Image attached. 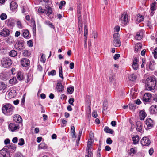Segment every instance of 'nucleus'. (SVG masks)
I'll return each mask as SVG.
<instances>
[{
	"label": "nucleus",
	"mask_w": 157,
	"mask_h": 157,
	"mask_svg": "<svg viewBox=\"0 0 157 157\" xmlns=\"http://www.w3.org/2000/svg\"><path fill=\"white\" fill-rule=\"evenodd\" d=\"M78 27H82V19H78Z\"/></svg>",
	"instance_id": "obj_57"
},
{
	"label": "nucleus",
	"mask_w": 157,
	"mask_h": 157,
	"mask_svg": "<svg viewBox=\"0 0 157 157\" xmlns=\"http://www.w3.org/2000/svg\"><path fill=\"white\" fill-rule=\"evenodd\" d=\"M17 4L15 2L12 1L10 3V8L11 10H15L17 8Z\"/></svg>",
	"instance_id": "obj_24"
},
{
	"label": "nucleus",
	"mask_w": 157,
	"mask_h": 157,
	"mask_svg": "<svg viewBox=\"0 0 157 157\" xmlns=\"http://www.w3.org/2000/svg\"><path fill=\"white\" fill-rule=\"evenodd\" d=\"M106 143L107 144H111L112 143V141L109 137L106 140Z\"/></svg>",
	"instance_id": "obj_60"
},
{
	"label": "nucleus",
	"mask_w": 157,
	"mask_h": 157,
	"mask_svg": "<svg viewBox=\"0 0 157 157\" xmlns=\"http://www.w3.org/2000/svg\"><path fill=\"white\" fill-rule=\"evenodd\" d=\"M74 90V87L72 86H69V94H71Z\"/></svg>",
	"instance_id": "obj_53"
},
{
	"label": "nucleus",
	"mask_w": 157,
	"mask_h": 157,
	"mask_svg": "<svg viewBox=\"0 0 157 157\" xmlns=\"http://www.w3.org/2000/svg\"><path fill=\"white\" fill-rule=\"evenodd\" d=\"M59 77L62 78L63 79V76L62 74V67H60L59 68Z\"/></svg>",
	"instance_id": "obj_49"
},
{
	"label": "nucleus",
	"mask_w": 157,
	"mask_h": 157,
	"mask_svg": "<svg viewBox=\"0 0 157 157\" xmlns=\"http://www.w3.org/2000/svg\"><path fill=\"white\" fill-rule=\"evenodd\" d=\"M155 2H154V3H153L151 4V12L152 13L155 10Z\"/></svg>",
	"instance_id": "obj_48"
},
{
	"label": "nucleus",
	"mask_w": 157,
	"mask_h": 157,
	"mask_svg": "<svg viewBox=\"0 0 157 157\" xmlns=\"http://www.w3.org/2000/svg\"><path fill=\"white\" fill-rule=\"evenodd\" d=\"M140 118L141 120H144L147 116L145 111L144 110L140 111L139 112Z\"/></svg>",
	"instance_id": "obj_21"
},
{
	"label": "nucleus",
	"mask_w": 157,
	"mask_h": 157,
	"mask_svg": "<svg viewBox=\"0 0 157 157\" xmlns=\"http://www.w3.org/2000/svg\"><path fill=\"white\" fill-rule=\"evenodd\" d=\"M56 89L57 91L58 92H61L62 91L63 89L62 85L61 83L59 82H58L57 84Z\"/></svg>",
	"instance_id": "obj_33"
},
{
	"label": "nucleus",
	"mask_w": 157,
	"mask_h": 157,
	"mask_svg": "<svg viewBox=\"0 0 157 157\" xmlns=\"http://www.w3.org/2000/svg\"><path fill=\"white\" fill-rule=\"evenodd\" d=\"M29 35V33L28 30H26L23 31L22 35L23 36L24 38L28 37Z\"/></svg>",
	"instance_id": "obj_32"
},
{
	"label": "nucleus",
	"mask_w": 157,
	"mask_h": 157,
	"mask_svg": "<svg viewBox=\"0 0 157 157\" xmlns=\"http://www.w3.org/2000/svg\"><path fill=\"white\" fill-rule=\"evenodd\" d=\"M88 143V145L87 146V147L88 155H86L85 157H92L93 155L92 151V147H90V144H91V142H89Z\"/></svg>",
	"instance_id": "obj_11"
},
{
	"label": "nucleus",
	"mask_w": 157,
	"mask_h": 157,
	"mask_svg": "<svg viewBox=\"0 0 157 157\" xmlns=\"http://www.w3.org/2000/svg\"><path fill=\"white\" fill-rule=\"evenodd\" d=\"M2 65L4 67H9L11 64V61L7 58H3L1 61Z\"/></svg>",
	"instance_id": "obj_5"
},
{
	"label": "nucleus",
	"mask_w": 157,
	"mask_h": 157,
	"mask_svg": "<svg viewBox=\"0 0 157 157\" xmlns=\"http://www.w3.org/2000/svg\"><path fill=\"white\" fill-rule=\"evenodd\" d=\"M47 147V146L44 143H41L38 146V148L40 149H46Z\"/></svg>",
	"instance_id": "obj_28"
},
{
	"label": "nucleus",
	"mask_w": 157,
	"mask_h": 157,
	"mask_svg": "<svg viewBox=\"0 0 157 157\" xmlns=\"http://www.w3.org/2000/svg\"><path fill=\"white\" fill-rule=\"evenodd\" d=\"M141 143L143 146H147L150 144V141L147 137H144L141 140Z\"/></svg>",
	"instance_id": "obj_9"
},
{
	"label": "nucleus",
	"mask_w": 157,
	"mask_h": 157,
	"mask_svg": "<svg viewBox=\"0 0 157 157\" xmlns=\"http://www.w3.org/2000/svg\"><path fill=\"white\" fill-rule=\"evenodd\" d=\"M154 55L155 58H157V48H155L154 50V52H152Z\"/></svg>",
	"instance_id": "obj_51"
},
{
	"label": "nucleus",
	"mask_w": 157,
	"mask_h": 157,
	"mask_svg": "<svg viewBox=\"0 0 157 157\" xmlns=\"http://www.w3.org/2000/svg\"><path fill=\"white\" fill-rule=\"evenodd\" d=\"M129 78L130 80L134 81L136 79V77L134 74H132L129 77Z\"/></svg>",
	"instance_id": "obj_40"
},
{
	"label": "nucleus",
	"mask_w": 157,
	"mask_h": 157,
	"mask_svg": "<svg viewBox=\"0 0 157 157\" xmlns=\"http://www.w3.org/2000/svg\"><path fill=\"white\" fill-rule=\"evenodd\" d=\"M10 153L8 150L3 148L0 150V157H9Z\"/></svg>",
	"instance_id": "obj_6"
},
{
	"label": "nucleus",
	"mask_w": 157,
	"mask_h": 157,
	"mask_svg": "<svg viewBox=\"0 0 157 157\" xmlns=\"http://www.w3.org/2000/svg\"><path fill=\"white\" fill-rule=\"evenodd\" d=\"M142 48V45L140 44H137L136 45L135 50L136 52H140Z\"/></svg>",
	"instance_id": "obj_31"
},
{
	"label": "nucleus",
	"mask_w": 157,
	"mask_h": 157,
	"mask_svg": "<svg viewBox=\"0 0 157 157\" xmlns=\"http://www.w3.org/2000/svg\"><path fill=\"white\" fill-rule=\"evenodd\" d=\"M92 34L94 39H95L97 37L98 33L96 32H93Z\"/></svg>",
	"instance_id": "obj_63"
},
{
	"label": "nucleus",
	"mask_w": 157,
	"mask_h": 157,
	"mask_svg": "<svg viewBox=\"0 0 157 157\" xmlns=\"http://www.w3.org/2000/svg\"><path fill=\"white\" fill-rule=\"evenodd\" d=\"M16 91L14 90H11L8 93V97L10 99L14 97L16 95Z\"/></svg>",
	"instance_id": "obj_20"
},
{
	"label": "nucleus",
	"mask_w": 157,
	"mask_h": 157,
	"mask_svg": "<svg viewBox=\"0 0 157 157\" xmlns=\"http://www.w3.org/2000/svg\"><path fill=\"white\" fill-rule=\"evenodd\" d=\"M151 96V94L145 93L144 95L143 98V101L146 102H149Z\"/></svg>",
	"instance_id": "obj_14"
},
{
	"label": "nucleus",
	"mask_w": 157,
	"mask_h": 157,
	"mask_svg": "<svg viewBox=\"0 0 157 157\" xmlns=\"http://www.w3.org/2000/svg\"><path fill=\"white\" fill-rule=\"evenodd\" d=\"M21 63L23 67H26L30 65V61L28 59L23 58L21 61Z\"/></svg>",
	"instance_id": "obj_10"
},
{
	"label": "nucleus",
	"mask_w": 157,
	"mask_h": 157,
	"mask_svg": "<svg viewBox=\"0 0 157 157\" xmlns=\"http://www.w3.org/2000/svg\"><path fill=\"white\" fill-rule=\"evenodd\" d=\"M136 128L137 130L139 132H141L142 131V124L141 123L140 121H137L136 124Z\"/></svg>",
	"instance_id": "obj_18"
},
{
	"label": "nucleus",
	"mask_w": 157,
	"mask_h": 157,
	"mask_svg": "<svg viewBox=\"0 0 157 157\" xmlns=\"http://www.w3.org/2000/svg\"><path fill=\"white\" fill-rule=\"evenodd\" d=\"M82 130L80 131L79 133V134L78 135V136L77 137V139L76 140V142L77 144V145L78 146L79 144V140H80V137L81 136V135H82Z\"/></svg>",
	"instance_id": "obj_36"
},
{
	"label": "nucleus",
	"mask_w": 157,
	"mask_h": 157,
	"mask_svg": "<svg viewBox=\"0 0 157 157\" xmlns=\"http://www.w3.org/2000/svg\"><path fill=\"white\" fill-rule=\"evenodd\" d=\"M23 54L25 56H27L29 55L30 53L28 50H25L24 51Z\"/></svg>",
	"instance_id": "obj_54"
},
{
	"label": "nucleus",
	"mask_w": 157,
	"mask_h": 157,
	"mask_svg": "<svg viewBox=\"0 0 157 157\" xmlns=\"http://www.w3.org/2000/svg\"><path fill=\"white\" fill-rule=\"evenodd\" d=\"M84 36H87L88 33V27L86 25H85L84 26Z\"/></svg>",
	"instance_id": "obj_39"
},
{
	"label": "nucleus",
	"mask_w": 157,
	"mask_h": 157,
	"mask_svg": "<svg viewBox=\"0 0 157 157\" xmlns=\"http://www.w3.org/2000/svg\"><path fill=\"white\" fill-rule=\"evenodd\" d=\"M10 33V31L7 29H4L1 30L0 35L4 37H6L8 36Z\"/></svg>",
	"instance_id": "obj_12"
},
{
	"label": "nucleus",
	"mask_w": 157,
	"mask_h": 157,
	"mask_svg": "<svg viewBox=\"0 0 157 157\" xmlns=\"http://www.w3.org/2000/svg\"><path fill=\"white\" fill-rule=\"evenodd\" d=\"M110 73L111 74H110L109 75V80L110 82H114V81H115V77L114 74L113 73V72L112 71H111Z\"/></svg>",
	"instance_id": "obj_23"
},
{
	"label": "nucleus",
	"mask_w": 157,
	"mask_h": 157,
	"mask_svg": "<svg viewBox=\"0 0 157 157\" xmlns=\"http://www.w3.org/2000/svg\"><path fill=\"white\" fill-rule=\"evenodd\" d=\"M17 52L14 50H12L9 52V55L11 57H14L17 55Z\"/></svg>",
	"instance_id": "obj_34"
},
{
	"label": "nucleus",
	"mask_w": 157,
	"mask_h": 157,
	"mask_svg": "<svg viewBox=\"0 0 157 157\" xmlns=\"http://www.w3.org/2000/svg\"><path fill=\"white\" fill-rule=\"evenodd\" d=\"M120 20L122 23L124 25L127 24L128 22V16L127 14H122Z\"/></svg>",
	"instance_id": "obj_8"
},
{
	"label": "nucleus",
	"mask_w": 157,
	"mask_h": 157,
	"mask_svg": "<svg viewBox=\"0 0 157 157\" xmlns=\"http://www.w3.org/2000/svg\"><path fill=\"white\" fill-rule=\"evenodd\" d=\"M13 120L15 121L18 123H21L22 121L21 117L18 114H16L14 116Z\"/></svg>",
	"instance_id": "obj_16"
},
{
	"label": "nucleus",
	"mask_w": 157,
	"mask_h": 157,
	"mask_svg": "<svg viewBox=\"0 0 157 157\" xmlns=\"http://www.w3.org/2000/svg\"><path fill=\"white\" fill-rule=\"evenodd\" d=\"M6 87V85L3 82H0V91L4 90Z\"/></svg>",
	"instance_id": "obj_35"
},
{
	"label": "nucleus",
	"mask_w": 157,
	"mask_h": 157,
	"mask_svg": "<svg viewBox=\"0 0 157 157\" xmlns=\"http://www.w3.org/2000/svg\"><path fill=\"white\" fill-rule=\"evenodd\" d=\"M12 105L10 103H6L3 105L2 108H11Z\"/></svg>",
	"instance_id": "obj_45"
},
{
	"label": "nucleus",
	"mask_w": 157,
	"mask_h": 157,
	"mask_svg": "<svg viewBox=\"0 0 157 157\" xmlns=\"http://www.w3.org/2000/svg\"><path fill=\"white\" fill-rule=\"evenodd\" d=\"M92 116L95 118H96L98 116V115L97 113V112L96 111H94L92 114Z\"/></svg>",
	"instance_id": "obj_61"
},
{
	"label": "nucleus",
	"mask_w": 157,
	"mask_h": 157,
	"mask_svg": "<svg viewBox=\"0 0 157 157\" xmlns=\"http://www.w3.org/2000/svg\"><path fill=\"white\" fill-rule=\"evenodd\" d=\"M44 12L47 16L49 18L51 19L53 17V15L52 13V9L49 6H45Z\"/></svg>",
	"instance_id": "obj_3"
},
{
	"label": "nucleus",
	"mask_w": 157,
	"mask_h": 157,
	"mask_svg": "<svg viewBox=\"0 0 157 157\" xmlns=\"http://www.w3.org/2000/svg\"><path fill=\"white\" fill-rule=\"evenodd\" d=\"M150 112L152 114H155L157 113V109H150Z\"/></svg>",
	"instance_id": "obj_47"
},
{
	"label": "nucleus",
	"mask_w": 157,
	"mask_h": 157,
	"mask_svg": "<svg viewBox=\"0 0 157 157\" xmlns=\"http://www.w3.org/2000/svg\"><path fill=\"white\" fill-rule=\"evenodd\" d=\"M17 78L20 80H22L23 78V76L22 73L21 71H18L17 75Z\"/></svg>",
	"instance_id": "obj_37"
},
{
	"label": "nucleus",
	"mask_w": 157,
	"mask_h": 157,
	"mask_svg": "<svg viewBox=\"0 0 157 157\" xmlns=\"http://www.w3.org/2000/svg\"><path fill=\"white\" fill-rule=\"evenodd\" d=\"M136 18L137 22L138 23H140L143 20L144 17L143 16L140 15V14H138L136 17Z\"/></svg>",
	"instance_id": "obj_26"
},
{
	"label": "nucleus",
	"mask_w": 157,
	"mask_h": 157,
	"mask_svg": "<svg viewBox=\"0 0 157 157\" xmlns=\"http://www.w3.org/2000/svg\"><path fill=\"white\" fill-rule=\"evenodd\" d=\"M12 19H9L8 20L7 25L10 27L12 28L15 25V23Z\"/></svg>",
	"instance_id": "obj_27"
},
{
	"label": "nucleus",
	"mask_w": 157,
	"mask_h": 157,
	"mask_svg": "<svg viewBox=\"0 0 157 157\" xmlns=\"http://www.w3.org/2000/svg\"><path fill=\"white\" fill-rule=\"evenodd\" d=\"M66 4V2L64 1H61L59 4V7L60 9H61L62 8L63 6L65 5Z\"/></svg>",
	"instance_id": "obj_46"
},
{
	"label": "nucleus",
	"mask_w": 157,
	"mask_h": 157,
	"mask_svg": "<svg viewBox=\"0 0 157 157\" xmlns=\"http://www.w3.org/2000/svg\"><path fill=\"white\" fill-rule=\"evenodd\" d=\"M27 44L29 47H32L33 46V42L31 40H29L27 41Z\"/></svg>",
	"instance_id": "obj_59"
},
{
	"label": "nucleus",
	"mask_w": 157,
	"mask_h": 157,
	"mask_svg": "<svg viewBox=\"0 0 157 157\" xmlns=\"http://www.w3.org/2000/svg\"><path fill=\"white\" fill-rule=\"evenodd\" d=\"M12 141L14 143H16L18 141V138L17 137H15L13 138L12 139Z\"/></svg>",
	"instance_id": "obj_64"
},
{
	"label": "nucleus",
	"mask_w": 157,
	"mask_h": 157,
	"mask_svg": "<svg viewBox=\"0 0 157 157\" xmlns=\"http://www.w3.org/2000/svg\"><path fill=\"white\" fill-rule=\"evenodd\" d=\"M142 33L141 31L137 32L136 34V39L138 40H140L142 37Z\"/></svg>",
	"instance_id": "obj_30"
},
{
	"label": "nucleus",
	"mask_w": 157,
	"mask_h": 157,
	"mask_svg": "<svg viewBox=\"0 0 157 157\" xmlns=\"http://www.w3.org/2000/svg\"><path fill=\"white\" fill-rule=\"evenodd\" d=\"M145 123L149 129L151 128L153 126V121L150 118L147 119L145 121Z\"/></svg>",
	"instance_id": "obj_17"
},
{
	"label": "nucleus",
	"mask_w": 157,
	"mask_h": 157,
	"mask_svg": "<svg viewBox=\"0 0 157 157\" xmlns=\"http://www.w3.org/2000/svg\"><path fill=\"white\" fill-rule=\"evenodd\" d=\"M120 56V55L119 54H115L113 56V59L114 60H116L118 59Z\"/></svg>",
	"instance_id": "obj_58"
},
{
	"label": "nucleus",
	"mask_w": 157,
	"mask_h": 157,
	"mask_svg": "<svg viewBox=\"0 0 157 157\" xmlns=\"http://www.w3.org/2000/svg\"><path fill=\"white\" fill-rule=\"evenodd\" d=\"M138 60L135 57L133 60L132 67L134 70H137L138 68Z\"/></svg>",
	"instance_id": "obj_19"
},
{
	"label": "nucleus",
	"mask_w": 157,
	"mask_h": 157,
	"mask_svg": "<svg viewBox=\"0 0 157 157\" xmlns=\"http://www.w3.org/2000/svg\"><path fill=\"white\" fill-rule=\"evenodd\" d=\"M2 110L3 113L7 115L12 114L13 112V109H2Z\"/></svg>",
	"instance_id": "obj_13"
},
{
	"label": "nucleus",
	"mask_w": 157,
	"mask_h": 157,
	"mask_svg": "<svg viewBox=\"0 0 157 157\" xmlns=\"http://www.w3.org/2000/svg\"><path fill=\"white\" fill-rule=\"evenodd\" d=\"M17 25L19 29H22L23 28L21 22L19 21H17Z\"/></svg>",
	"instance_id": "obj_52"
},
{
	"label": "nucleus",
	"mask_w": 157,
	"mask_h": 157,
	"mask_svg": "<svg viewBox=\"0 0 157 157\" xmlns=\"http://www.w3.org/2000/svg\"><path fill=\"white\" fill-rule=\"evenodd\" d=\"M14 157H24L22 154L20 152H18L16 153Z\"/></svg>",
	"instance_id": "obj_55"
},
{
	"label": "nucleus",
	"mask_w": 157,
	"mask_h": 157,
	"mask_svg": "<svg viewBox=\"0 0 157 157\" xmlns=\"http://www.w3.org/2000/svg\"><path fill=\"white\" fill-rule=\"evenodd\" d=\"M18 141V145L19 146H22L24 144V140L23 138H21L19 139Z\"/></svg>",
	"instance_id": "obj_41"
},
{
	"label": "nucleus",
	"mask_w": 157,
	"mask_h": 157,
	"mask_svg": "<svg viewBox=\"0 0 157 157\" xmlns=\"http://www.w3.org/2000/svg\"><path fill=\"white\" fill-rule=\"evenodd\" d=\"M40 61L43 63H44L46 61V59L45 58V56L44 55L42 54L40 58Z\"/></svg>",
	"instance_id": "obj_50"
},
{
	"label": "nucleus",
	"mask_w": 157,
	"mask_h": 157,
	"mask_svg": "<svg viewBox=\"0 0 157 157\" xmlns=\"http://www.w3.org/2000/svg\"><path fill=\"white\" fill-rule=\"evenodd\" d=\"M0 18L2 20H4L6 19L7 16L6 14L3 13L0 15Z\"/></svg>",
	"instance_id": "obj_44"
},
{
	"label": "nucleus",
	"mask_w": 157,
	"mask_h": 157,
	"mask_svg": "<svg viewBox=\"0 0 157 157\" xmlns=\"http://www.w3.org/2000/svg\"><path fill=\"white\" fill-rule=\"evenodd\" d=\"M156 80L155 78L149 77L145 81V89L146 90L151 91L154 90L155 86Z\"/></svg>",
	"instance_id": "obj_1"
},
{
	"label": "nucleus",
	"mask_w": 157,
	"mask_h": 157,
	"mask_svg": "<svg viewBox=\"0 0 157 157\" xmlns=\"http://www.w3.org/2000/svg\"><path fill=\"white\" fill-rule=\"evenodd\" d=\"M70 133L71 141L72 142H75L77 138V136L75 131V128L74 126L71 127Z\"/></svg>",
	"instance_id": "obj_4"
},
{
	"label": "nucleus",
	"mask_w": 157,
	"mask_h": 157,
	"mask_svg": "<svg viewBox=\"0 0 157 157\" xmlns=\"http://www.w3.org/2000/svg\"><path fill=\"white\" fill-rule=\"evenodd\" d=\"M16 78H13L9 80V83L10 84H15L16 82Z\"/></svg>",
	"instance_id": "obj_42"
},
{
	"label": "nucleus",
	"mask_w": 157,
	"mask_h": 157,
	"mask_svg": "<svg viewBox=\"0 0 157 157\" xmlns=\"http://www.w3.org/2000/svg\"><path fill=\"white\" fill-rule=\"evenodd\" d=\"M15 47L18 50H23L24 48V43L21 42L19 41L17 44H15Z\"/></svg>",
	"instance_id": "obj_15"
},
{
	"label": "nucleus",
	"mask_w": 157,
	"mask_h": 157,
	"mask_svg": "<svg viewBox=\"0 0 157 157\" xmlns=\"http://www.w3.org/2000/svg\"><path fill=\"white\" fill-rule=\"evenodd\" d=\"M56 71L55 70H52L49 73V74L51 75H56Z\"/></svg>",
	"instance_id": "obj_62"
},
{
	"label": "nucleus",
	"mask_w": 157,
	"mask_h": 157,
	"mask_svg": "<svg viewBox=\"0 0 157 157\" xmlns=\"http://www.w3.org/2000/svg\"><path fill=\"white\" fill-rule=\"evenodd\" d=\"M31 23H32V24L31 25H33V31H35L36 29V24L35 23V21L33 19H31Z\"/></svg>",
	"instance_id": "obj_43"
},
{
	"label": "nucleus",
	"mask_w": 157,
	"mask_h": 157,
	"mask_svg": "<svg viewBox=\"0 0 157 157\" xmlns=\"http://www.w3.org/2000/svg\"><path fill=\"white\" fill-rule=\"evenodd\" d=\"M120 35L118 33H114L113 35V44L115 47H119L121 45V42L119 39Z\"/></svg>",
	"instance_id": "obj_2"
},
{
	"label": "nucleus",
	"mask_w": 157,
	"mask_h": 157,
	"mask_svg": "<svg viewBox=\"0 0 157 157\" xmlns=\"http://www.w3.org/2000/svg\"><path fill=\"white\" fill-rule=\"evenodd\" d=\"M94 136L93 133L92 132H90L89 134V139L88 141L87 146L89 144L88 142H91V144H90V147H91V146L93 143L92 140H94Z\"/></svg>",
	"instance_id": "obj_22"
},
{
	"label": "nucleus",
	"mask_w": 157,
	"mask_h": 157,
	"mask_svg": "<svg viewBox=\"0 0 157 157\" xmlns=\"http://www.w3.org/2000/svg\"><path fill=\"white\" fill-rule=\"evenodd\" d=\"M86 107L87 108H89L91 105V100L90 97L87 96L86 98Z\"/></svg>",
	"instance_id": "obj_25"
},
{
	"label": "nucleus",
	"mask_w": 157,
	"mask_h": 157,
	"mask_svg": "<svg viewBox=\"0 0 157 157\" xmlns=\"http://www.w3.org/2000/svg\"><path fill=\"white\" fill-rule=\"evenodd\" d=\"M139 136L138 135H136L135 136L132 137V140L133 144H137L139 142Z\"/></svg>",
	"instance_id": "obj_29"
},
{
	"label": "nucleus",
	"mask_w": 157,
	"mask_h": 157,
	"mask_svg": "<svg viewBox=\"0 0 157 157\" xmlns=\"http://www.w3.org/2000/svg\"><path fill=\"white\" fill-rule=\"evenodd\" d=\"M19 124L17 123H10L9 125V129L12 132L19 129Z\"/></svg>",
	"instance_id": "obj_7"
},
{
	"label": "nucleus",
	"mask_w": 157,
	"mask_h": 157,
	"mask_svg": "<svg viewBox=\"0 0 157 157\" xmlns=\"http://www.w3.org/2000/svg\"><path fill=\"white\" fill-rule=\"evenodd\" d=\"M44 9H43L41 7H39L38 10L39 13H44Z\"/></svg>",
	"instance_id": "obj_56"
},
{
	"label": "nucleus",
	"mask_w": 157,
	"mask_h": 157,
	"mask_svg": "<svg viewBox=\"0 0 157 157\" xmlns=\"http://www.w3.org/2000/svg\"><path fill=\"white\" fill-rule=\"evenodd\" d=\"M105 131L107 133L112 134L113 132V131L109 128L108 127H106L104 128Z\"/></svg>",
	"instance_id": "obj_38"
}]
</instances>
